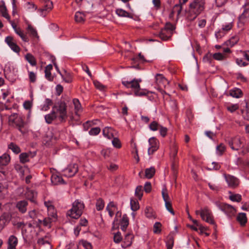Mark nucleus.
<instances>
[{
    "label": "nucleus",
    "instance_id": "obj_1",
    "mask_svg": "<svg viewBox=\"0 0 249 249\" xmlns=\"http://www.w3.org/2000/svg\"><path fill=\"white\" fill-rule=\"evenodd\" d=\"M205 3V0H194L190 4L188 18L190 20L195 19L204 10Z\"/></svg>",
    "mask_w": 249,
    "mask_h": 249
},
{
    "label": "nucleus",
    "instance_id": "obj_2",
    "mask_svg": "<svg viewBox=\"0 0 249 249\" xmlns=\"http://www.w3.org/2000/svg\"><path fill=\"white\" fill-rule=\"evenodd\" d=\"M9 122L22 134L27 132V123L24 120V117L21 115L14 113L9 118Z\"/></svg>",
    "mask_w": 249,
    "mask_h": 249
},
{
    "label": "nucleus",
    "instance_id": "obj_3",
    "mask_svg": "<svg viewBox=\"0 0 249 249\" xmlns=\"http://www.w3.org/2000/svg\"><path fill=\"white\" fill-rule=\"evenodd\" d=\"M58 116V121L61 123L66 122L67 118V105L63 101L58 102L52 107Z\"/></svg>",
    "mask_w": 249,
    "mask_h": 249
},
{
    "label": "nucleus",
    "instance_id": "obj_4",
    "mask_svg": "<svg viewBox=\"0 0 249 249\" xmlns=\"http://www.w3.org/2000/svg\"><path fill=\"white\" fill-rule=\"evenodd\" d=\"M84 207L85 205L82 202L76 200L73 203L72 207L67 212V214L72 218L77 219L82 214Z\"/></svg>",
    "mask_w": 249,
    "mask_h": 249
},
{
    "label": "nucleus",
    "instance_id": "obj_5",
    "mask_svg": "<svg viewBox=\"0 0 249 249\" xmlns=\"http://www.w3.org/2000/svg\"><path fill=\"white\" fill-rule=\"evenodd\" d=\"M243 11L242 14L238 18L237 26L241 30L244 29V26L249 22V3H246L243 6Z\"/></svg>",
    "mask_w": 249,
    "mask_h": 249
},
{
    "label": "nucleus",
    "instance_id": "obj_6",
    "mask_svg": "<svg viewBox=\"0 0 249 249\" xmlns=\"http://www.w3.org/2000/svg\"><path fill=\"white\" fill-rule=\"evenodd\" d=\"M175 29V28L172 24L167 23L165 24V27L161 29L159 36L161 40L166 41L171 38Z\"/></svg>",
    "mask_w": 249,
    "mask_h": 249
},
{
    "label": "nucleus",
    "instance_id": "obj_7",
    "mask_svg": "<svg viewBox=\"0 0 249 249\" xmlns=\"http://www.w3.org/2000/svg\"><path fill=\"white\" fill-rule=\"evenodd\" d=\"M195 213L196 215L200 214L201 219L205 222L211 224H215L212 213L208 207H205L200 210H196Z\"/></svg>",
    "mask_w": 249,
    "mask_h": 249
},
{
    "label": "nucleus",
    "instance_id": "obj_8",
    "mask_svg": "<svg viewBox=\"0 0 249 249\" xmlns=\"http://www.w3.org/2000/svg\"><path fill=\"white\" fill-rule=\"evenodd\" d=\"M219 209L223 212L229 217L234 216L236 211L235 209L231 205L226 203H220L217 204Z\"/></svg>",
    "mask_w": 249,
    "mask_h": 249
},
{
    "label": "nucleus",
    "instance_id": "obj_9",
    "mask_svg": "<svg viewBox=\"0 0 249 249\" xmlns=\"http://www.w3.org/2000/svg\"><path fill=\"white\" fill-rule=\"evenodd\" d=\"M53 2L50 0H45L41 8L38 10L40 16L45 17L53 9Z\"/></svg>",
    "mask_w": 249,
    "mask_h": 249
},
{
    "label": "nucleus",
    "instance_id": "obj_10",
    "mask_svg": "<svg viewBox=\"0 0 249 249\" xmlns=\"http://www.w3.org/2000/svg\"><path fill=\"white\" fill-rule=\"evenodd\" d=\"M243 141L240 137H235L229 141V144L233 150H238L243 146Z\"/></svg>",
    "mask_w": 249,
    "mask_h": 249
},
{
    "label": "nucleus",
    "instance_id": "obj_11",
    "mask_svg": "<svg viewBox=\"0 0 249 249\" xmlns=\"http://www.w3.org/2000/svg\"><path fill=\"white\" fill-rule=\"evenodd\" d=\"M149 147L148 149V154L152 155L159 148V141L154 137L150 138L148 140Z\"/></svg>",
    "mask_w": 249,
    "mask_h": 249
},
{
    "label": "nucleus",
    "instance_id": "obj_12",
    "mask_svg": "<svg viewBox=\"0 0 249 249\" xmlns=\"http://www.w3.org/2000/svg\"><path fill=\"white\" fill-rule=\"evenodd\" d=\"M78 168L77 164H71L63 170V175L66 177L71 178L74 176L78 172Z\"/></svg>",
    "mask_w": 249,
    "mask_h": 249
},
{
    "label": "nucleus",
    "instance_id": "obj_13",
    "mask_svg": "<svg viewBox=\"0 0 249 249\" xmlns=\"http://www.w3.org/2000/svg\"><path fill=\"white\" fill-rule=\"evenodd\" d=\"M44 205L47 208L48 215L52 218L56 219L57 217L56 211L52 201H45Z\"/></svg>",
    "mask_w": 249,
    "mask_h": 249
},
{
    "label": "nucleus",
    "instance_id": "obj_14",
    "mask_svg": "<svg viewBox=\"0 0 249 249\" xmlns=\"http://www.w3.org/2000/svg\"><path fill=\"white\" fill-rule=\"evenodd\" d=\"M5 41L9 46V47L11 49V50H12L14 52L16 53H19L20 49L19 47L17 44L16 41L13 36H8L6 37Z\"/></svg>",
    "mask_w": 249,
    "mask_h": 249
},
{
    "label": "nucleus",
    "instance_id": "obj_15",
    "mask_svg": "<svg viewBox=\"0 0 249 249\" xmlns=\"http://www.w3.org/2000/svg\"><path fill=\"white\" fill-rule=\"evenodd\" d=\"M141 80H136L134 79L131 81H123L122 84L127 88H131L134 89V91L137 89H139L140 87V82Z\"/></svg>",
    "mask_w": 249,
    "mask_h": 249
},
{
    "label": "nucleus",
    "instance_id": "obj_16",
    "mask_svg": "<svg viewBox=\"0 0 249 249\" xmlns=\"http://www.w3.org/2000/svg\"><path fill=\"white\" fill-rule=\"evenodd\" d=\"M224 177L229 186L231 188L236 187L239 183V180L230 175L224 174Z\"/></svg>",
    "mask_w": 249,
    "mask_h": 249
},
{
    "label": "nucleus",
    "instance_id": "obj_17",
    "mask_svg": "<svg viewBox=\"0 0 249 249\" xmlns=\"http://www.w3.org/2000/svg\"><path fill=\"white\" fill-rule=\"evenodd\" d=\"M28 202L25 200H22L18 201L16 203V207L19 213H25L27 210Z\"/></svg>",
    "mask_w": 249,
    "mask_h": 249
},
{
    "label": "nucleus",
    "instance_id": "obj_18",
    "mask_svg": "<svg viewBox=\"0 0 249 249\" xmlns=\"http://www.w3.org/2000/svg\"><path fill=\"white\" fill-rule=\"evenodd\" d=\"M155 79L156 82L159 87H165L166 85L168 84L167 80L162 74H157L155 76Z\"/></svg>",
    "mask_w": 249,
    "mask_h": 249
},
{
    "label": "nucleus",
    "instance_id": "obj_19",
    "mask_svg": "<svg viewBox=\"0 0 249 249\" xmlns=\"http://www.w3.org/2000/svg\"><path fill=\"white\" fill-rule=\"evenodd\" d=\"M18 244V239L15 235H10L7 240V249H17L16 247Z\"/></svg>",
    "mask_w": 249,
    "mask_h": 249
},
{
    "label": "nucleus",
    "instance_id": "obj_20",
    "mask_svg": "<svg viewBox=\"0 0 249 249\" xmlns=\"http://www.w3.org/2000/svg\"><path fill=\"white\" fill-rule=\"evenodd\" d=\"M36 196L37 193L35 191L28 188L27 189L26 192L25 193V196L28 200L33 203H36Z\"/></svg>",
    "mask_w": 249,
    "mask_h": 249
},
{
    "label": "nucleus",
    "instance_id": "obj_21",
    "mask_svg": "<svg viewBox=\"0 0 249 249\" xmlns=\"http://www.w3.org/2000/svg\"><path fill=\"white\" fill-rule=\"evenodd\" d=\"M45 120L46 122L48 124H51L55 120H58V116L53 108L50 113L45 116Z\"/></svg>",
    "mask_w": 249,
    "mask_h": 249
},
{
    "label": "nucleus",
    "instance_id": "obj_22",
    "mask_svg": "<svg viewBox=\"0 0 249 249\" xmlns=\"http://www.w3.org/2000/svg\"><path fill=\"white\" fill-rule=\"evenodd\" d=\"M133 238L134 236L132 233L130 232L126 233L124 239V245L123 247L126 248L130 246L132 244Z\"/></svg>",
    "mask_w": 249,
    "mask_h": 249
},
{
    "label": "nucleus",
    "instance_id": "obj_23",
    "mask_svg": "<svg viewBox=\"0 0 249 249\" xmlns=\"http://www.w3.org/2000/svg\"><path fill=\"white\" fill-rule=\"evenodd\" d=\"M117 210L116 205L112 201L110 202L106 207V210L108 212L110 217H112L114 215V212Z\"/></svg>",
    "mask_w": 249,
    "mask_h": 249
},
{
    "label": "nucleus",
    "instance_id": "obj_24",
    "mask_svg": "<svg viewBox=\"0 0 249 249\" xmlns=\"http://www.w3.org/2000/svg\"><path fill=\"white\" fill-rule=\"evenodd\" d=\"M114 130L110 127H106L103 130V133L105 137L108 139H111L114 137Z\"/></svg>",
    "mask_w": 249,
    "mask_h": 249
},
{
    "label": "nucleus",
    "instance_id": "obj_25",
    "mask_svg": "<svg viewBox=\"0 0 249 249\" xmlns=\"http://www.w3.org/2000/svg\"><path fill=\"white\" fill-rule=\"evenodd\" d=\"M52 182L54 185L64 184L65 182L62 178L58 174H53L51 178Z\"/></svg>",
    "mask_w": 249,
    "mask_h": 249
},
{
    "label": "nucleus",
    "instance_id": "obj_26",
    "mask_svg": "<svg viewBox=\"0 0 249 249\" xmlns=\"http://www.w3.org/2000/svg\"><path fill=\"white\" fill-rule=\"evenodd\" d=\"M239 40V37L238 36L235 35L232 36L231 38H230L228 40L226 41L225 42V44L227 46L232 47L234 45L237 43V42Z\"/></svg>",
    "mask_w": 249,
    "mask_h": 249
},
{
    "label": "nucleus",
    "instance_id": "obj_27",
    "mask_svg": "<svg viewBox=\"0 0 249 249\" xmlns=\"http://www.w3.org/2000/svg\"><path fill=\"white\" fill-rule=\"evenodd\" d=\"M229 94L232 97L236 98L242 97L243 94L242 90L240 89L236 88L231 89L229 91Z\"/></svg>",
    "mask_w": 249,
    "mask_h": 249
},
{
    "label": "nucleus",
    "instance_id": "obj_28",
    "mask_svg": "<svg viewBox=\"0 0 249 249\" xmlns=\"http://www.w3.org/2000/svg\"><path fill=\"white\" fill-rule=\"evenodd\" d=\"M129 224V219L126 214H124L120 222L121 229L125 231Z\"/></svg>",
    "mask_w": 249,
    "mask_h": 249
},
{
    "label": "nucleus",
    "instance_id": "obj_29",
    "mask_svg": "<svg viewBox=\"0 0 249 249\" xmlns=\"http://www.w3.org/2000/svg\"><path fill=\"white\" fill-rule=\"evenodd\" d=\"M10 161L9 155L5 153L0 157V165L6 166Z\"/></svg>",
    "mask_w": 249,
    "mask_h": 249
},
{
    "label": "nucleus",
    "instance_id": "obj_30",
    "mask_svg": "<svg viewBox=\"0 0 249 249\" xmlns=\"http://www.w3.org/2000/svg\"><path fill=\"white\" fill-rule=\"evenodd\" d=\"M27 31L30 36L33 38H39L36 29H35L31 25L29 24L27 27Z\"/></svg>",
    "mask_w": 249,
    "mask_h": 249
},
{
    "label": "nucleus",
    "instance_id": "obj_31",
    "mask_svg": "<svg viewBox=\"0 0 249 249\" xmlns=\"http://www.w3.org/2000/svg\"><path fill=\"white\" fill-rule=\"evenodd\" d=\"M25 57V59L30 64L31 66H35L36 65V59L31 53H27Z\"/></svg>",
    "mask_w": 249,
    "mask_h": 249
},
{
    "label": "nucleus",
    "instance_id": "obj_32",
    "mask_svg": "<svg viewBox=\"0 0 249 249\" xmlns=\"http://www.w3.org/2000/svg\"><path fill=\"white\" fill-rule=\"evenodd\" d=\"M8 147L16 154H18L21 152L20 147L14 142L10 143L8 145Z\"/></svg>",
    "mask_w": 249,
    "mask_h": 249
},
{
    "label": "nucleus",
    "instance_id": "obj_33",
    "mask_svg": "<svg viewBox=\"0 0 249 249\" xmlns=\"http://www.w3.org/2000/svg\"><path fill=\"white\" fill-rule=\"evenodd\" d=\"M74 107L75 113L78 115V112L82 110V107L79 101L77 99H73L72 101Z\"/></svg>",
    "mask_w": 249,
    "mask_h": 249
},
{
    "label": "nucleus",
    "instance_id": "obj_34",
    "mask_svg": "<svg viewBox=\"0 0 249 249\" xmlns=\"http://www.w3.org/2000/svg\"><path fill=\"white\" fill-rule=\"evenodd\" d=\"M233 26V22L231 21L223 24L221 29L226 34L232 28Z\"/></svg>",
    "mask_w": 249,
    "mask_h": 249
},
{
    "label": "nucleus",
    "instance_id": "obj_35",
    "mask_svg": "<svg viewBox=\"0 0 249 249\" xmlns=\"http://www.w3.org/2000/svg\"><path fill=\"white\" fill-rule=\"evenodd\" d=\"M237 220L240 223L241 225H244L247 221L246 213H239L237 216Z\"/></svg>",
    "mask_w": 249,
    "mask_h": 249
},
{
    "label": "nucleus",
    "instance_id": "obj_36",
    "mask_svg": "<svg viewBox=\"0 0 249 249\" xmlns=\"http://www.w3.org/2000/svg\"><path fill=\"white\" fill-rule=\"evenodd\" d=\"M0 14L8 20V21H10V16L7 13L6 7L4 5H0Z\"/></svg>",
    "mask_w": 249,
    "mask_h": 249
},
{
    "label": "nucleus",
    "instance_id": "obj_37",
    "mask_svg": "<svg viewBox=\"0 0 249 249\" xmlns=\"http://www.w3.org/2000/svg\"><path fill=\"white\" fill-rule=\"evenodd\" d=\"M75 20L77 22H83L85 19V15L83 13L77 12L75 14Z\"/></svg>",
    "mask_w": 249,
    "mask_h": 249
},
{
    "label": "nucleus",
    "instance_id": "obj_38",
    "mask_svg": "<svg viewBox=\"0 0 249 249\" xmlns=\"http://www.w3.org/2000/svg\"><path fill=\"white\" fill-rule=\"evenodd\" d=\"M115 12L116 14L120 17L126 18L131 17L130 13L122 9H117Z\"/></svg>",
    "mask_w": 249,
    "mask_h": 249
},
{
    "label": "nucleus",
    "instance_id": "obj_39",
    "mask_svg": "<svg viewBox=\"0 0 249 249\" xmlns=\"http://www.w3.org/2000/svg\"><path fill=\"white\" fill-rule=\"evenodd\" d=\"M135 196L141 200L143 196V187L142 185L138 186L135 189Z\"/></svg>",
    "mask_w": 249,
    "mask_h": 249
},
{
    "label": "nucleus",
    "instance_id": "obj_40",
    "mask_svg": "<svg viewBox=\"0 0 249 249\" xmlns=\"http://www.w3.org/2000/svg\"><path fill=\"white\" fill-rule=\"evenodd\" d=\"M161 125L156 121H152L149 125V129L152 131L159 130Z\"/></svg>",
    "mask_w": 249,
    "mask_h": 249
},
{
    "label": "nucleus",
    "instance_id": "obj_41",
    "mask_svg": "<svg viewBox=\"0 0 249 249\" xmlns=\"http://www.w3.org/2000/svg\"><path fill=\"white\" fill-rule=\"evenodd\" d=\"M182 10V4L179 3L178 4H176L172 10V11L170 14V16H172L175 13H177V16H179Z\"/></svg>",
    "mask_w": 249,
    "mask_h": 249
},
{
    "label": "nucleus",
    "instance_id": "obj_42",
    "mask_svg": "<svg viewBox=\"0 0 249 249\" xmlns=\"http://www.w3.org/2000/svg\"><path fill=\"white\" fill-rule=\"evenodd\" d=\"M226 146L223 143H220L216 146V152L219 156H221L223 154L226 150Z\"/></svg>",
    "mask_w": 249,
    "mask_h": 249
},
{
    "label": "nucleus",
    "instance_id": "obj_43",
    "mask_svg": "<svg viewBox=\"0 0 249 249\" xmlns=\"http://www.w3.org/2000/svg\"><path fill=\"white\" fill-rule=\"evenodd\" d=\"M53 105V101L51 99L47 98L45 99V104L42 107L41 109L43 111H46L48 110L50 107Z\"/></svg>",
    "mask_w": 249,
    "mask_h": 249
},
{
    "label": "nucleus",
    "instance_id": "obj_44",
    "mask_svg": "<svg viewBox=\"0 0 249 249\" xmlns=\"http://www.w3.org/2000/svg\"><path fill=\"white\" fill-rule=\"evenodd\" d=\"M155 173V168L153 167H150L145 169V176L147 178H151L153 177Z\"/></svg>",
    "mask_w": 249,
    "mask_h": 249
},
{
    "label": "nucleus",
    "instance_id": "obj_45",
    "mask_svg": "<svg viewBox=\"0 0 249 249\" xmlns=\"http://www.w3.org/2000/svg\"><path fill=\"white\" fill-rule=\"evenodd\" d=\"M105 207V202L103 199L99 198L96 202V208L98 211L102 210Z\"/></svg>",
    "mask_w": 249,
    "mask_h": 249
},
{
    "label": "nucleus",
    "instance_id": "obj_46",
    "mask_svg": "<svg viewBox=\"0 0 249 249\" xmlns=\"http://www.w3.org/2000/svg\"><path fill=\"white\" fill-rule=\"evenodd\" d=\"M15 33L21 37L23 41H28L26 35L24 34L23 31L19 27L18 29L15 30Z\"/></svg>",
    "mask_w": 249,
    "mask_h": 249
},
{
    "label": "nucleus",
    "instance_id": "obj_47",
    "mask_svg": "<svg viewBox=\"0 0 249 249\" xmlns=\"http://www.w3.org/2000/svg\"><path fill=\"white\" fill-rule=\"evenodd\" d=\"M60 75L65 82L69 83L72 82L71 74L66 71H65V74H61Z\"/></svg>",
    "mask_w": 249,
    "mask_h": 249
},
{
    "label": "nucleus",
    "instance_id": "obj_48",
    "mask_svg": "<svg viewBox=\"0 0 249 249\" xmlns=\"http://www.w3.org/2000/svg\"><path fill=\"white\" fill-rule=\"evenodd\" d=\"M131 209L133 211H136L140 208L139 203L137 200L131 199L130 200Z\"/></svg>",
    "mask_w": 249,
    "mask_h": 249
},
{
    "label": "nucleus",
    "instance_id": "obj_49",
    "mask_svg": "<svg viewBox=\"0 0 249 249\" xmlns=\"http://www.w3.org/2000/svg\"><path fill=\"white\" fill-rule=\"evenodd\" d=\"M213 57L216 60H223L227 57L225 54H223L220 53H215L213 54Z\"/></svg>",
    "mask_w": 249,
    "mask_h": 249
},
{
    "label": "nucleus",
    "instance_id": "obj_50",
    "mask_svg": "<svg viewBox=\"0 0 249 249\" xmlns=\"http://www.w3.org/2000/svg\"><path fill=\"white\" fill-rule=\"evenodd\" d=\"M161 194L162 198L165 202L170 201L169 196L168 195L167 190L165 187H163L162 189Z\"/></svg>",
    "mask_w": 249,
    "mask_h": 249
},
{
    "label": "nucleus",
    "instance_id": "obj_51",
    "mask_svg": "<svg viewBox=\"0 0 249 249\" xmlns=\"http://www.w3.org/2000/svg\"><path fill=\"white\" fill-rule=\"evenodd\" d=\"M145 214L148 218H152L154 216L153 209L150 207H147L144 211Z\"/></svg>",
    "mask_w": 249,
    "mask_h": 249
},
{
    "label": "nucleus",
    "instance_id": "obj_52",
    "mask_svg": "<svg viewBox=\"0 0 249 249\" xmlns=\"http://www.w3.org/2000/svg\"><path fill=\"white\" fill-rule=\"evenodd\" d=\"M20 161L24 163L29 161V154L26 153H22L19 155Z\"/></svg>",
    "mask_w": 249,
    "mask_h": 249
},
{
    "label": "nucleus",
    "instance_id": "obj_53",
    "mask_svg": "<svg viewBox=\"0 0 249 249\" xmlns=\"http://www.w3.org/2000/svg\"><path fill=\"white\" fill-rule=\"evenodd\" d=\"M79 245H82L85 249H92V246L90 243L86 240H81L79 242Z\"/></svg>",
    "mask_w": 249,
    "mask_h": 249
},
{
    "label": "nucleus",
    "instance_id": "obj_54",
    "mask_svg": "<svg viewBox=\"0 0 249 249\" xmlns=\"http://www.w3.org/2000/svg\"><path fill=\"white\" fill-rule=\"evenodd\" d=\"M112 144L113 146L116 148H120L122 147V144L120 140L117 138H113Z\"/></svg>",
    "mask_w": 249,
    "mask_h": 249
},
{
    "label": "nucleus",
    "instance_id": "obj_55",
    "mask_svg": "<svg viewBox=\"0 0 249 249\" xmlns=\"http://www.w3.org/2000/svg\"><path fill=\"white\" fill-rule=\"evenodd\" d=\"M178 148L176 143H173L171 147V155L175 159L177 155Z\"/></svg>",
    "mask_w": 249,
    "mask_h": 249
},
{
    "label": "nucleus",
    "instance_id": "obj_56",
    "mask_svg": "<svg viewBox=\"0 0 249 249\" xmlns=\"http://www.w3.org/2000/svg\"><path fill=\"white\" fill-rule=\"evenodd\" d=\"M174 246V238L172 236L168 237L167 241L166 242V246L167 249H172Z\"/></svg>",
    "mask_w": 249,
    "mask_h": 249
},
{
    "label": "nucleus",
    "instance_id": "obj_57",
    "mask_svg": "<svg viewBox=\"0 0 249 249\" xmlns=\"http://www.w3.org/2000/svg\"><path fill=\"white\" fill-rule=\"evenodd\" d=\"M230 199L232 201L239 202L242 200V196L239 194L232 195L230 196Z\"/></svg>",
    "mask_w": 249,
    "mask_h": 249
},
{
    "label": "nucleus",
    "instance_id": "obj_58",
    "mask_svg": "<svg viewBox=\"0 0 249 249\" xmlns=\"http://www.w3.org/2000/svg\"><path fill=\"white\" fill-rule=\"evenodd\" d=\"M161 224L160 222H156L153 226V231L155 233H160L161 231Z\"/></svg>",
    "mask_w": 249,
    "mask_h": 249
},
{
    "label": "nucleus",
    "instance_id": "obj_59",
    "mask_svg": "<svg viewBox=\"0 0 249 249\" xmlns=\"http://www.w3.org/2000/svg\"><path fill=\"white\" fill-rule=\"evenodd\" d=\"M101 131V129L99 127L92 128L89 132V135L96 136L98 135Z\"/></svg>",
    "mask_w": 249,
    "mask_h": 249
},
{
    "label": "nucleus",
    "instance_id": "obj_60",
    "mask_svg": "<svg viewBox=\"0 0 249 249\" xmlns=\"http://www.w3.org/2000/svg\"><path fill=\"white\" fill-rule=\"evenodd\" d=\"M47 238V237L39 238L37 241V244L39 245H50V242Z\"/></svg>",
    "mask_w": 249,
    "mask_h": 249
},
{
    "label": "nucleus",
    "instance_id": "obj_61",
    "mask_svg": "<svg viewBox=\"0 0 249 249\" xmlns=\"http://www.w3.org/2000/svg\"><path fill=\"white\" fill-rule=\"evenodd\" d=\"M52 217L49 216L45 218L43 220V225L46 227H51V224L52 223Z\"/></svg>",
    "mask_w": 249,
    "mask_h": 249
},
{
    "label": "nucleus",
    "instance_id": "obj_62",
    "mask_svg": "<svg viewBox=\"0 0 249 249\" xmlns=\"http://www.w3.org/2000/svg\"><path fill=\"white\" fill-rule=\"evenodd\" d=\"M165 205L166 209L173 215L175 214L174 211L172 208V204L170 201L165 202Z\"/></svg>",
    "mask_w": 249,
    "mask_h": 249
},
{
    "label": "nucleus",
    "instance_id": "obj_63",
    "mask_svg": "<svg viewBox=\"0 0 249 249\" xmlns=\"http://www.w3.org/2000/svg\"><path fill=\"white\" fill-rule=\"evenodd\" d=\"M159 130L160 131V135L162 137H165L166 136L168 130L166 127L161 125Z\"/></svg>",
    "mask_w": 249,
    "mask_h": 249
},
{
    "label": "nucleus",
    "instance_id": "obj_64",
    "mask_svg": "<svg viewBox=\"0 0 249 249\" xmlns=\"http://www.w3.org/2000/svg\"><path fill=\"white\" fill-rule=\"evenodd\" d=\"M38 214V212L36 211V210H33L31 211H30L28 212V215L32 219H36L37 217V215Z\"/></svg>",
    "mask_w": 249,
    "mask_h": 249
}]
</instances>
